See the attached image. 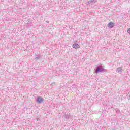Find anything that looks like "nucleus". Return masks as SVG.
<instances>
[{"instance_id":"obj_2","label":"nucleus","mask_w":130,"mask_h":130,"mask_svg":"<svg viewBox=\"0 0 130 130\" xmlns=\"http://www.w3.org/2000/svg\"><path fill=\"white\" fill-rule=\"evenodd\" d=\"M103 71H104L103 66H98L95 71V73L96 74H98V73H99L100 72H103Z\"/></svg>"},{"instance_id":"obj_4","label":"nucleus","mask_w":130,"mask_h":130,"mask_svg":"<svg viewBox=\"0 0 130 130\" xmlns=\"http://www.w3.org/2000/svg\"><path fill=\"white\" fill-rule=\"evenodd\" d=\"M73 48H75V49H78L80 48V46L79 45V44L75 43L73 45Z\"/></svg>"},{"instance_id":"obj_3","label":"nucleus","mask_w":130,"mask_h":130,"mask_svg":"<svg viewBox=\"0 0 130 130\" xmlns=\"http://www.w3.org/2000/svg\"><path fill=\"white\" fill-rule=\"evenodd\" d=\"M108 28H113V27H114V24L112 22H110L108 24Z\"/></svg>"},{"instance_id":"obj_1","label":"nucleus","mask_w":130,"mask_h":130,"mask_svg":"<svg viewBox=\"0 0 130 130\" xmlns=\"http://www.w3.org/2000/svg\"><path fill=\"white\" fill-rule=\"evenodd\" d=\"M44 103V99L41 96H38L37 100V103L38 104H43Z\"/></svg>"},{"instance_id":"obj_5","label":"nucleus","mask_w":130,"mask_h":130,"mask_svg":"<svg viewBox=\"0 0 130 130\" xmlns=\"http://www.w3.org/2000/svg\"><path fill=\"white\" fill-rule=\"evenodd\" d=\"M127 33H128L129 34H130V28H128V29H127Z\"/></svg>"}]
</instances>
